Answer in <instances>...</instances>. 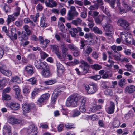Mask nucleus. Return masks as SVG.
I'll use <instances>...</instances> for the list:
<instances>
[{"label": "nucleus", "instance_id": "1", "mask_svg": "<svg viewBox=\"0 0 135 135\" xmlns=\"http://www.w3.org/2000/svg\"><path fill=\"white\" fill-rule=\"evenodd\" d=\"M80 98V96L76 95H72L69 96L67 99L66 105L73 107H77Z\"/></svg>", "mask_w": 135, "mask_h": 135}, {"label": "nucleus", "instance_id": "2", "mask_svg": "<svg viewBox=\"0 0 135 135\" xmlns=\"http://www.w3.org/2000/svg\"><path fill=\"white\" fill-rule=\"evenodd\" d=\"M85 90L89 94L95 93L98 90V86L95 83H92L89 85L85 84L84 85Z\"/></svg>", "mask_w": 135, "mask_h": 135}, {"label": "nucleus", "instance_id": "3", "mask_svg": "<svg viewBox=\"0 0 135 135\" xmlns=\"http://www.w3.org/2000/svg\"><path fill=\"white\" fill-rule=\"evenodd\" d=\"M78 13L76 10L75 7L71 6L70 9L68 11L67 19L70 21L73 19L74 17H76L78 15Z\"/></svg>", "mask_w": 135, "mask_h": 135}, {"label": "nucleus", "instance_id": "4", "mask_svg": "<svg viewBox=\"0 0 135 135\" xmlns=\"http://www.w3.org/2000/svg\"><path fill=\"white\" fill-rule=\"evenodd\" d=\"M128 35L124 32H122L121 34V39L123 42L126 44H130L131 43L135 46V40L132 38V36L131 35L130 37L127 38Z\"/></svg>", "mask_w": 135, "mask_h": 135}, {"label": "nucleus", "instance_id": "5", "mask_svg": "<svg viewBox=\"0 0 135 135\" xmlns=\"http://www.w3.org/2000/svg\"><path fill=\"white\" fill-rule=\"evenodd\" d=\"M122 3L123 6L124 8V9H122L120 6V3L118 1L117 3V6L118 7L119 10L121 13H125L127 11L130 10L131 8L129 7L127 3L125 2V1L123 0Z\"/></svg>", "mask_w": 135, "mask_h": 135}, {"label": "nucleus", "instance_id": "6", "mask_svg": "<svg viewBox=\"0 0 135 135\" xmlns=\"http://www.w3.org/2000/svg\"><path fill=\"white\" fill-rule=\"evenodd\" d=\"M35 107L34 104H24L22 105V109L23 113L25 114L30 112L31 109Z\"/></svg>", "mask_w": 135, "mask_h": 135}, {"label": "nucleus", "instance_id": "7", "mask_svg": "<svg viewBox=\"0 0 135 135\" xmlns=\"http://www.w3.org/2000/svg\"><path fill=\"white\" fill-rule=\"evenodd\" d=\"M117 23L118 25L121 26L124 29L128 30L129 29L130 24L124 19L122 18L119 19Z\"/></svg>", "mask_w": 135, "mask_h": 135}, {"label": "nucleus", "instance_id": "8", "mask_svg": "<svg viewBox=\"0 0 135 135\" xmlns=\"http://www.w3.org/2000/svg\"><path fill=\"white\" fill-rule=\"evenodd\" d=\"M35 66L38 69H44L47 68L48 66L47 64L45 62H42L41 60H37L35 63Z\"/></svg>", "mask_w": 135, "mask_h": 135}, {"label": "nucleus", "instance_id": "9", "mask_svg": "<svg viewBox=\"0 0 135 135\" xmlns=\"http://www.w3.org/2000/svg\"><path fill=\"white\" fill-rule=\"evenodd\" d=\"M38 132L37 127L33 125H30L27 130V133L29 135H36Z\"/></svg>", "mask_w": 135, "mask_h": 135}, {"label": "nucleus", "instance_id": "10", "mask_svg": "<svg viewBox=\"0 0 135 135\" xmlns=\"http://www.w3.org/2000/svg\"><path fill=\"white\" fill-rule=\"evenodd\" d=\"M105 30L106 32L105 35L107 36L111 37L110 34L113 32V29L112 25L108 23L105 26Z\"/></svg>", "mask_w": 135, "mask_h": 135}, {"label": "nucleus", "instance_id": "11", "mask_svg": "<svg viewBox=\"0 0 135 135\" xmlns=\"http://www.w3.org/2000/svg\"><path fill=\"white\" fill-rule=\"evenodd\" d=\"M135 91V86L133 85H128L125 88L124 92L127 94H131Z\"/></svg>", "mask_w": 135, "mask_h": 135}, {"label": "nucleus", "instance_id": "12", "mask_svg": "<svg viewBox=\"0 0 135 135\" xmlns=\"http://www.w3.org/2000/svg\"><path fill=\"white\" fill-rule=\"evenodd\" d=\"M81 65L80 66L83 69V71L84 73H86L88 71L89 68V66L87 63L82 61L81 62Z\"/></svg>", "mask_w": 135, "mask_h": 135}, {"label": "nucleus", "instance_id": "13", "mask_svg": "<svg viewBox=\"0 0 135 135\" xmlns=\"http://www.w3.org/2000/svg\"><path fill=\"white\" fill-rule=\"evenodd\" d=\"M11 129V127L9 125H4L3 129V135H12Z\"/></svg>", "mask_w": 135, "mask_h": 135}, {"label": "nucleus", "instance_id": "14", "mask_svg": "<svg viewBox=\"0 0 135 135\" xmlns=\"http://www.w3.org/2000/svg\"><path fill=\"white\" fill-rule=\"evenodd\" d=\"M115 109V104L112 102H110V105L108 108L106 109V111L109 114H111L113 113Z\"/></svg>", "mask_w": 135, "mask_h": 135}, {"label": "nucleus", "instance_id": "15", "mask_svg": "<svg viewBox=\"0 0 135 135\" xmlns=\"http://www.w3.org/2000/svg\"><path fill=\"white\" fill-rule=\"evenodd\" d=\"M9 122L12 124H21L23 121L20 119H17L13 117H11L9 119Z\"/></svg>", "mask_w": 135, "mask_h": 135}, {"label": "nucleus", "instance_id": "16", "mask_svg": "<svg viewBox=\"0 0 135 135\" xmlns=\"http://www.w3.org/2000/svg\"><path fill=\"white\" fill-rule=\"evenodd\" d=\"M6 68V67L5 66L2 65L0 71L7 76H10L12 75L11 72L9 70H6L4 69Z\"/></svg>", "mask_w": 135, "mask_h": 135}, {"label": "nucleus", "instance_id": "17", "mask_svg": "<svg viewBox=\"0 0 135 135\" xmlns=\"http://www.w3.org/2000/svg\"><path fill=\"white\" fill-rule=\"evenodd\" d=\"M11 109L13 110H17L20 107V105L18 103L16 102H11L8 106Z\"/></svg>", "mask_w": 135, "mask_h": 135}, {"label": "nucleus", "instance_id": "18", "mask_svg": "<svg viewBox=\"0 0 135 135\" xmlns=\"http://www.w3.org/2000/svg\"><path fill=\"white\" fill-rule=\"evenodd\" d=\"M43 70L41 73V74L43 77L47 78L50 76L51 75L50 71L47 68L43 69Z\"/></svg>", "mask_w": 135, "mask_h": 135}, {"label": "nucleus", "instance_id": "19", "mask_svg": "<svg viewBox=\"0 0 135 135\" xmlns=\"http://www.w3.org/2000/svg\"><path fill=\"white\" fill-rule=\"evenodd\" d=\"M79 8V10L81 9L83 11L81 12L80 14L81 17L83 18H85L87 16V9L85 8L84 6L78 7Z\"/></svg>", "mask_w": 135, "mask_h": 135}, {"label": "nucleus", "instance_id": "20", "mask_svg": "<svg viewBox=\"0 0 135 135\" xmlns=\"http://www.w3.org/2000/svg\"><path fill=\"white\" fill-rule=\"evenodd\" d=\"M92 50L93 49L90 46H88L86 49H84L83 54L85 56H87L92 52Z\"/></svg>", "mask_w": 135, "mask_h": 135}, {"label": "nucleus", "instance_id": "21", "mask_svg": "<svg viewBox=\"0 0 135 135\" xmlns=\"http://www.w3.org/2000/svg\"><path fill=\"white\" fill-rule=\"evenodd\" d=\"M97 3L93 6L94 8H91L92 9H98L99 7L103 5L104 4L103 1L102 0H97ZM91 7H93L92 6Z\"/></svg>", "mask_w": 135, "mask_h": 135}, {"label": "nucleus", "instance_id": "22", "mask_svg": "<svg viewBox=\"0 0 135 135\" xmlns=\"http://www.w3.org/2000/svg\"><path fill=\"white\" fill-rule=\"evenodd\" d=\"M72 30L76 33L79 32V35L80 36H83L84 35V33L82 31V28L80 27H78L77 28H73Z\"/></svg>", "mask_w": 135, "mask_h": 135}, {"label": "nucleus", "instance_id": "23", "mask_svg": "<svg viewBox=\"0 0 135 135\" xmlns=\"http://www.w3.org/2000/svg\"><path fill=\"white\" fill-rule=\"evenodd\" d=\"M105 16L104 15H99V16L95 18V21L97 24H100L103 20V18Z\"/></svg>", "mask_w": 135, "mask_h": 135}, {"label": "nucleus", "instance_id": "24", "mask_svg": "<svg viewBox=\"0 0 135 135\" xmlns=\"http://www.w3.org/2000/svg\"><path fill=\"white\" fill-rule=\"evenodd\" d=\"M64 89V88L61 87L56 89L54 92L53 94V96H56L58 97L61 94V92Z\"/></svg>", "mask_w": 135, "mask_h": 135}, {"label": "nucleus", "instance_id": "25", "mask_svg": "<svg viewBox=\"0 0 135 135\" xmlns=\"http://www.w3.org/2000/svg\"><path fill=\"white\" fill-rule=\"evenodd\" d=\"M82 20L79 18H77L76 20H72L71 23L75 26H78V25H80L82 22Z\"/></svg>", "mask_w": 135, "mask_h": 135}, {"label": "nucleus", "instance_id": "26", "mask_svg": "<svg viewBox=\"0 0 135 135\" xmlns=\"http://www.w3.org/2000/svg\"><path fill=\"white\" fill-rule=\"evenodd\" d=\"M45 17L43 16L41 18L40 22V26L43 27H46L47 26V24L45 23Z\"/></svg>", "mask_w": 135, "mask_h": 135}, {"label": "nucleus", "instance_id": "27", "mask_svg": "<svg viewBox=\"0 0 135 135\" xmlns=\"http://www.w3.org/2000/svg\"><path fill=\"white\" fill-rule=\"evenodd\" d=\"M100 8L103 11V12L107 15L108 17H111V16L109 13V10L107 8H106L105 7L104 8L103 6H101L100 7Z\"/></svg>", "mask_w": 135, "mask_h": 135}, {"label": "nucleus", "instance_id": "28", "mask_svg": "<svg viewBox=\"0 0 135 135\" xmlns=\"http://www.w3.org/2000/svg\"><path fill=\"white\" fill-rule=\"evenodd\" d=\"M18 39L20 41H22L23 40H26L27 39L28 37L26 35L25 32H22L21 33V35L19 37Z\"/></svg>", "mask_w": 135, "mask_h": 135}, {"label": "nucleus", "instance_id": "29", "mask_svg": "<svg viewBox=\"0 0 135 135\" xmlns=\"http://www.w3.org/2000/svg\"><path fill=\"white\" fill-rule=\"evenodd\" d=\"M25 69L27 72L29 74H32L34 73L33 68L31 66H26Z\"/></svg>", "mask_w": 135, "mask_h": 135}, {"label": "nucleus", "instance_id": "30", "mask_svg": "<svg viewBox=\"0 0 135 135\" xmlns=\"http://www.w3.org/2000/svg\"><path fill=\"white\" fill-rule=\"evenodd\" d=\"M61 48L62 49V51L63 54H66L68 50L65 44H62L61 46Z\"/></svg>", "mask_w": 135, "mask_h": 135}, {"label": "nucleus", "instance_id": "31", "mask_svg": "<svg viewBox=\"0 0 135 135\" xmlns=\"http://www.w3.org/2000/svg\"><path fill=\"white\" fill-rule=\"evenodd\" d=\"M95 35L91 33L88 34H85L84 37L85 39L90 38L91 39H93L95 37Z\"/></svg>", "mask_w": 135, "mask_h": 135}, {"label": "nucleus", "instance_id": "32", "mask_svg": "<svg viewBox=\"0 0 135 135\" xmlns=\"http://www.w3.org/2000/svg\"><path fill=\"white\" fill-rule=\"evenodd\" d=\"M93 30L94 32L95 33L102 34L103 33V32L102 30L99 29L97 27H94L93 28Z\"/></svg>", "mask_w": 135, "mask_h": 135}, {"label": "nucleus", "instance_id": "33", "mask_svg": "<svg viewBox=\"0 0 135 135\" xmlns=\"http://www.w3.org/2000/svg\"><path fill=\"white\" fill-rule=\"evenodd\" d=\"M113 57L115 60L119 61L120 59L121 55L120 53L117 52L113 55Z\"/></svg>", "mask_w": 135, "mask_h": 135}, {"label": "nucleus", "instance_id": "34", "mask_svg": "<svg viewBox=\"0 0 135 135\" xmlns=\"http://www.w3.org/2000/svg\"><path fill=\"white\" fill-rule=\"evenodd\" d=\"M56 81L55 80H51L47 81H45L44 84L45 85H51L55 83Z\"/></svg>", "mask_w": 135, "mask_h": 135}, {"label": "nucleus", "instance_id": "35", "mask_svg": "<svg viewBox=\"0 0 135 135\" xmlns=\"http://www.w3.org/2000/svg\"><path fill=\"white\" fill-rule=\"evenodd\" d=\"M91 67L92 68L96 70H99L102 68L101 65L97 64H95L94 65H91Z\"/></svg>", "mask_w": 135, "mask_h": 135}, {"label": "nucleus", "instance_id": "36", "mask_svg": "<svg viewBox=\"0 0 135 135\" xmlns=\"http://www.w3.org/2000/svg\"><path fill=\"white\" fill-rule=\"evenodd\" d=\"M50 42V41L48 40H45L43 42H40V44L42 46L43 48L46 47L47 44Z\"/></svg>", "mask_w": 135, "mask_h": 135}, {"label": "nucleus", "instance_id": "37", "mask_svg": "<svg viewBox=\"0 0 135 135\" xmlns=\"http://www.w3.org/2000/svg\"><path fill=\"white\" fill-rule=\"evenodd\" d=\"M2 99L3 100H9L11 99L9 95L6 93H2Z\"/></svg>", "mask_w": 135, "mask_h": 135}, {"label": "nucleus", "instance_id": "38", "mask_svg": "<svg viewBox=\"0 0 135 135\" xmlns=\"http://www.w3.org/2000/svg\"><path fill=\"white\" fill-rule=\"evenodd\" d=\"M25 30L27 34L29 35L31 33V30L29 29V26L27 25H25L23 27Z\"/></svg>", "mask_w": 135, "mask_h": 135}, {"label": "nucleus", "instance_id": "39", "mask_svg": "<svg viewBox=\"0 0 135 135\" xmlns=\"http://www.w3.org/2000/svg\"><path fill=\"white\" fill-rule=\"evenodd\" d=\"M15 20V18L13 16L9 15L7 20L8 25H9L10 23L11 20L14 21Z\"/></svg>", "mask_w": 135, "mask_h": 135}, {"label": "nucleus", "instance_id": "40", "mask_svg": "<svg viewBox=\"0 0 135 135\" xmlns=\"http://www.w3.org/2000/svg\"><path fill=\"white\" fill-rule=\"evenodd\" d=\"M125 81L124 79H121L118 82L119 86L121 87H123L125 84Z\"/></svg>", "mask_w": 135, "mask_h": 135}, {"label": "nucleus", "instance_id": "41", "mask_svg": "<svg viewBox=\"0 0 135 135\" xmlns=\"http://www.w3.org/2000/svg\"><path fill=\"white\" fill-rule=\"evenodd\" d=\"M40 54L41 58L43 59H45L49 56V55L47 54L43 51L41 52Z\"/></svg>", "mask_w": 135, "mask_h": 135}, {"label": "nucleus", "instance_id": "42", "mask_svg": "<svg viewBox=\"0 0 135 135\" xmlns=\"http://www.w3.org/2000/svg\"><path fill=\"white\" fill-rule=\"evenodd\" d=\"M56 66L57 69L58 70H62V71H64V68L62 64H60L59 62H57Z\"/></svg>", "mask_w": 135, "mask_h": 135}, {"label": "nucleus", "instance_id": "43", "mask_svg": "<svg viewBox=\"0 0 135 135\" xmlns=\"http://www.w3.org/2000/svg\"><path fill=\"white\" fill-rule=\"evenodd\" d=\"M51 48L52 49L53 51L55 53L59 51V47L56 45H51Z\"/></svg>", "mask_w": 135, "mask_h": 135}, {"label": "nucleus", "instance_id": "44", "mask_svg": "<svg viewBox=\"0 0 135 135\" xmlns=\"http://www.w3.org/2000/svg\"><path fill=\"white\" fill-rule=\"evenodd\" d=\"M112 73L108 74L106 72L103 75L102 78L103 79L109 78L112 77Z\"/></svg>", "mask_w": 135, "mask_h": 135}, {"label": "nucleus", "instance_id": "45", "mask_svg": "<svg viewBox=\"0 0 135 135\" xmlns=\"http://www.w3.org/2000/svg\"><path fill=\"white\" fill-rule=\"evenodd\" d=\"M27 80L30 82V84L32 85H36V79L34 78H30Z\"/></svg>", "mask_w": 135, "mask_h": 135}, {"label": "nucleus", "instance_id": "46", "mask_svg": "<svg viewBox=\"0 0 135 135\" xmlns=\"http://www.w3.org/2000/svg\"><path fill=\"white\" fill-rule=\"evenodd\" d=\"M105 1L108 2L110 4L111 7L114 8L115 0H104Z\"/></svg>", "mask_w": 135, "mask_h": 135}, {"label": "nucleus", "instance_id": "47", "mask_svg": "<svg viewBox=\"0 0 135 135\" xmlns=\"http://www.w3.org/2000/svg\"><path fill=\"white\" fill-rule=\"evenodd\" d=\"M81 113L77 109H75L73 112V117H77L80 115Z\"/></svg>", "mask_w": 135, "mask_h": 135}, {"label": "nucleus", "instance_id": "48", "mask_svg": "<svg viewBox=\"0 0 135 135\" xmlns=\"http://www.w3.org/2000/svg\"><path fill=\"white\" fill-rule=\"evenodd\" d=\"M13 89L15 91V94H18L20 93V90L19 89V87L18 86L15 85L13 86Z\"/></svg>", "mask_w": 135, "mask_h": 135}, {"label": "nucleus", "instance_id": "49", "mask_svg": "<svg viewBox=\"0 0 135 135\" xmlns=\"http://www.w3.org/2000/svg\"><path fill=\"white\" fill-rule=\"evenodd\" d=\"M41 97V98H42L43 100L44 99L45 101H46L49 98L50 95L48 93H46L42 94Z\"/></svg>", "mask_w": 135, "mask_h": 135}, {"label": "nucleus", "instance_id": "50", "mask_svg": "<svg viewBox=\"0 0 135 135\" xmlns=\"http://www.w3.org/2000/svg\"><path fill=\"white\" fill-rule=\"evenodd\" d=\"M113 124L114 127L118 128L120 125V122L119 120H115L113 122Z\"/></svg>", "mask_w": 135, "mask_h": 135}, {"label": "nucleus", "instance_id": "51", "mask_svg": "<svg viewBox=\"0 0 135 135\" xmlns=\"http://www.w3.org/2000/svg\"><path fill=\"white\" fill-rule=\"evenodd\" d=\"M98 53L96 51H94L93 52L91 55L92 57L95 59H97L98 57Z\"/></svg>", "mask_w": 135, "mask_h": 135}, {"label": "nucleus", "instance_id": "52", "mask_svg": "<svg viewBox=\"0 0 135 135\" xmlns=\"http://www.w3.org/2000/svg\"><path fill=\"white\" fill-rule=\"evenodd\" d=\"M54 0H46L45 1V3L46 5L48 7H52V4L51 2H52Z\"/></svg>", "mask_w": 135, "mask_h": 135}, {"label": "nucleus", "instance_id": "53", "mask_svg": "<svg viewBox=\"0 0 135 135\" xmlns=\"http://www.w3.org/2000/svg\"><path fill=\"white\" fill-rule=\"evenodd\" d=\"M46 102V101H45L44 99L43 100L42 98H41V97L37 101V104L40 106H41V104L45 103Z\"/></svg>", "mask_w": 135, "mask_h": 135}, {"label": "nucleus", "instance_id": "54", "mask_svg": "<svg viewBox=\"0 0 135 135\" xmlns=\"http://www.w3.org/2000/svg\"><path fill=\"white\" fill-rule=\"evenodd\" d=\"M3 9L6 13H7L10 12L9 7V6L7 5H5L3 6Z\"/></svg>", "mask_w": 135, "mask_h": 135}, {"label": "nucleus", "instance_id": "55", "mask_svg": "<svg viewBox=\"0 0 135 135\" xmlns=\"http://www.w3.org/2000/svg\"><path fill=\"white\" fill-rule=\"evenodd\" d=\"M8 80L6 78H4L0 80V82L3 85H4L6 83L8 82Z\"/></svg>", "mask_w": 135, "mask_h": 135}, {"label": "nucleus", "instance_id": "56", "mask_svg": "<svg viewBox=\"0 0 135 135\" xmlns=\"http://www.w3.org/2000/svg\"><path fill=\"white\" fill-rule=\"evenodd\" d=\"M101 77L100 75H99L92 76L91 77V78L95 80H99L100 79Z\"/></svg>", "mask_w": 135, "mask_h": 135}, {"label": "nucleus", "instance_id": "57", "mask_svg": "<svg viewBox=\"0 0 135 135\" xmlns=\"http://www.w3.org/2000/svg\"><path fill=\"white\" fill-rule=\"evenodd\" d=\"M80 98L79 99V100H81V105L85 106L86 102V99L82 97H81L80 96Z\"/></svg>", "mask_w": 135, "mask_h": 135}, {"label": "nucleus", "instance_id": "58", "mask_svg": "<svg viewBox=\"0 0 135 135\" xmlns=\"http://www.w3.org/2000/svg\"><path fill=\"white\" fill-rule=\"evenodd\" d=\"M125 67L127 68V70L129 71H131V69L133 68L132 65L129 64H126L125 65Z\"/></svg>", "mask_w": 135, "mask_h": 135}, {"label": "nucleus", "instance_id": "59", "mask_svg": "<svg viewBox=\"0 0 135 135\" xmlns=\"http://www.w3.org/2000/svg\"><path fill=\"white\" fill-rule=\"evenodd\" d=\"M11 81L13 82H18L19 81V78L17 76H14L12 78Z\"/></svg>", "mask_w": 135, "mask_h": 135}, {"label": "nucleus", "instance_id": "60", "mask_svg": "<svg viewBox=\"0 0 135 135\" xmlns=\"http://www.w3.org/2000/svg\"><path fill=\"white\" fill-rule=\"evenodd\" d=\"M79 109L80 111L81 112L84 113L86 111L85 106L80 105L79 107Z\"/></svg>", "mask_w": 135, "mask_h": 135}, {"label": "nucleus", "instance_id": "61", "mask_svg": "<svg viewBox=\"0 0 135 135\" xmlns=\"http://www.w3.org/2000/svg\"><path fill=\"white\" fill-rule=\"evenodd\" d=\"M68 47L72 51H74L75 49V46L73 44H68Z\"/></svg>", "mask_w": 135, "mask_h": 135}, {"label": "nucleus", "instance_id": "62", "mask_svg": "<svg viewBox=\"0 0 135 135\" xmlns=\"http://www.w3.org/2000/svg\"><path fill=\"white\" fill-rule=\"evenodd\" d=\"M73 124H70L69 123H67L65 125V127L66 128L69 129H70L72 128H74L75 127L73 126Z\"/></svg>", "mask_w": 135, "mask_h": 135}, {"label": "nucleus", "instance_id": "63", "mask_svg": "<svg viewBox=\"0 0 135 135\" xmlns=\"http://www.w3.org/2000/svg\"><path fill=\"white\" fill-rule=\"evenodd\" d=\"M10 90L11 88L9 87H7L3 90L2 93L6 94V93H9L10 92Z\"/></svg>", "mask_w": 135, "mask_h": 135}, {"label": "nucleus", "instance_id": "64", "mask_svg": "<svg viewBox=\"0 0 135 135\" xmlns=\"http://www.w3.org/2000/svg\"><path fill=\"white\" fill-rule=\"evenodd\" d=\"M80 43L81 45H80V49H84V47L86 45L85 41L83 40H81L80 41Z\"/></svg>", "mask_w": 135, "mask_h": 135}]
</instances>
